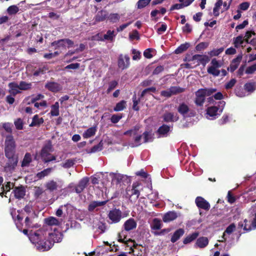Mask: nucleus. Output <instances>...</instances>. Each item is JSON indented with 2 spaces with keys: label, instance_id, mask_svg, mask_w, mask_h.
I'll list each match as a JSON object with an SVG mask.
<instances>
[{
  "label": "nucleus",
  "instance_id": "obj_7",
  "mask_svg": "<svg viewBox=\"0 0 256 256\" xmlns=\"http://www.w3.org/2000/svg\"><path fill=\"white\" fill-rule=\"evenodd\" d=\"M89 182V178L88 177H84L81 179L78 183L74 186L73 184H69V188L74 187V192L77 194L81 193L84 189L87 186Z\"/></svg>",
  "mask_w": 256,
  "mask_h": 256
},
{
  "label": "nucleus",
  "instance_id": "obj_51",
  "mask_svg": "<svg viewBox=\"0 0 256 256\" xmlns=\"http://www.w3.org/2000/svg\"><path fill=\"white\" fill-rule=\"evenodd\" d=\"M244 87L245 90L248 92H253L256 90V85L254 82L246 83L245 84Z\"/></svg>",
  "mask_w": 256,
  "mask_h": 256
},
{
  "label": "nucleus",
  "instance_id": "obj_5",
  "mask_svg": "<svg viewBox=\"0 0 256 256\" xmlns=\"http://www.w3.org/2000/svg\"><path fill=\"white\" fill-rule=\"evenodd\" d=\"M177 110L184 118L194 117L196 114V111L192 108L188 104L181 102L177 107Z\"/></svg>",
  "mask_w": 256,
  "mask_h": 256
},
{
  "label": "nucleus",
  "instance_id": "obj_50",
  "mask_svg": "<svg viewBox=\"0 0 256 256\" xmlns=\"http://www.w3.org/2000/svg\"><path fill=\"white\" fill-rule=\"evenodd\" d=\"M224 50V48H220L218 49H214L208 52V54L211 56H218Z\"/></svg>",
  "mask_w": 256,
  "mask_h": 256
},
{
  "label": "nucleus",
  "instance_id": "obj_47",
  "mask_svg": "<svg viewBox=\"0 0 256 256\" xmlns=\"http://www.w3.org/2000/svg\"><path fill=\"white\" fill-rule=\"evenodd\" d=\"M126 102L124 100H121L120 102L116 104V106L114 108V110L115 112H119L122 110L126 108Z\"/></svg>",
  "mask_w": 256,
  "mask_h": 256
},
{
  "label": "nucleus",
  "instance_id": "obj_62",
  "mask_svg": "<svg viewBox=\"0 0 256 256\" xmlns=\"http://www.w3.org/2000/svg\"><path fill=\"white\" fill-rule=\"evenodd\" d=\"M236 82V79L232 78V80H230V82H228L225 84V88L226 90H228V89L232 88L234 86Z\"/></svg>",
  "mask_w": 256,
  "mask_h": 256
},
{
  "label": "nucleus",
  "instance_id": "obj_53",
  "mask_svg": "<svg viewBox=\"0 0 256 256\" xmlns=\"http://www.w3.org/2000/svg\"><path fill=\"white\" fill-rule=\"evenodd\" d=\"M52 45L56 46V49L60 47H64L66 44L64 43V39L60 40L58 41H54L52 42Z\"/></svg>",
  "mask_w": 256,
  "mask_h": 256
},
{
  "label": "nucleus",
  "instance_id": "obj_36",
  "mask_svg": "<svg viewBox=\"0 0 256 256\" xmlns=\"http://www.w3.org/2000/svg\"><path fill=\"white\" fill-rule=\"evenodd\" d=\"M244 40L243 36L240 35L234 38L233 44L235 48H238L244 43Z\"/></svg>",
  "mask_w": 256,
  "mask_h": 256
},
{
  "label": "nucleus",
  "instance_id": "obj_43",
  "mask_svg": "<svg viewBox=\"0 0 256 256\" xmlns=\"http://www.w3.org/2000/svg\"><path fill=\"white\" fill-rule=\"evenodd\" d=\"M116 36L114 30H108L106 34L104 35V40L112 41Z\"/></svg>",
  "mask_w": 256,
  "mask_h": 256
},
{
  "label": "nucleus",
  "instance_id": "obj_12",
  "mask_svg": "<svg viewBox=\"0 0 256 256\" xmlns=\"http://www.w3.org/2000/svg\"><path fill=\"white\" fill-rule=\"evenodd\" d=\"M130 66V58L128 56L120 54L118 59V66L120 68L124 70Z\"/></svg>",
  "mask_w": 256,
  "mask_h": 256
},
{
  "label": "nucleus",
  "instance_id": "obj_44",
  "mask_svg": "<svg viewBox=\"0 0 256 256\" xmlns=\"http://www.w3.org/2000/svg\"><path fill=\"white\" fill-rule=\"evenodd\" d=\"M189 46L190 44L186 42L185 44H182L175 50V53L176 54H181L186 51Z\"/></svg>",
  "mask_w": 256,
  "mask_h": 256
},
{
  "label": "nucleus",
  "instance_id": "obj_3",
  "mask_svg": "<svg viewBox=\"0 0 256 256\" xmlns=\"http://www.w3.org/2000/svg\"><path fill=\"white\" fill-rule=\"evenodd\" d=\"M31 242L35 245L36 248L40 251L44 252L50 250L53 243L48 240L44 241V236L40 231H37L32 234L29 238Z\"/></svg>",
  "mask_w": 256,
  "mask_h": 256
},
{
  "label": "nucleus",
  "instance_id": "obj_26",
  "mask_svg": "<svg viewBox=\"0 0 256 256\" xmlns=\"http://www.w3.org/2000/svg\"><path fill=\"white\" fill-rule=\"evenodd\" d=\"M192 60L200 61L204 66L210 61L207 56L196 54L192 56Z\"/></svg>",
  "mask_w": 256,
  "mask_h": 256
},
{
  "label": "nucleus",
  "instance_id": "obj_34",
  "mask_svg": "<svg viewBox=\"0 0 256 256\" xmlns=\"http://www.w3.org/2000/svg\"><path fill=\"white\" fill-rule=\"evenodd\" d=\"M34 196L36 198H41L42 194L45 193V190L40 186L34 188Z\"/></svg>",
  "mask_w": 256,
  "mask_h": 256
},
{
  "label": "nucleus",
  "instance_id": "obj_48",
  "mask_svg": "<svg viewBox=\"0 0 256 256\" xmlns=\"http://www.w3.org/2000/svg\"><path fill=\"white\" fill-rule=\"evenodd\" d=\"M151 0H138L137 2V8L141 9L148 6Z\"/></svg>",
  "mask_w": 256,
  "mask_h": 256
},
{
  "label": "nucleus",
  "instance_id": "obj_57",
  "mask_svg": "<svg viewBox=\"0 0 256 256\" xmlns=\"http://www.w3.org/2000/svg\"><path fill=\"white\" fill-rule=\"evenodd\" d=\"M71 206L70 204H66L64 206H60V208L58 209V210L56 212V215L58 216H61L63 213V208H69Z\"/></svg>",
  "mask_w": 256,
  "mask_h": 256
},
{
  "label": "nucleus",
  "instance_id": "obj_9",
  "mask_svg": "<svg viewBox=\"0 0 256 256\" xmlns=\"http://www.w3.org/2000/svg\"><path fill=\"white\" fill-rule=\"evenodd\" d=\"M184 89L178 86H172L170 88L162 90L160 92V94L164 97H170L172 95L176 94L183 92Z\"/></svg>",
  "mask_w": 256,
  "mask_h": 256
},
{
  "label": "nucleus",
  "instance_id": "obj_31",
  "mask_svg": "<svg viewBox=\"0 0 256 256\" xmlns=\"http://www.w3.org/2000/svg\"><path fill=\"white\" fill-rule=\"evenodd\" d=\"M32 162V155L30 153H26L24 156V158L22 162V167H27Z\"/></svg>",
  "mask_w": 256,
  "mask_h": 256
},
{
  "label": "nucleus",
  "instance_id": "obj_4",
  "mask_svg": "<svg viewBox=\"0 0 256 256\" xmlns=\"http://www.w3.org/2000/svg\"><path fill=\"white\" fill-rule=\"evenodd\" d=\"M216 89L213 88L200 89L196 92L195 103L197 106L203 105L206 96H210L216 92Z\"/></svg>",
  "mask_w": 256,
  "mask_h": 256
},
{
  "label": "nucleus",
  "instance_id": "obj_45",
  "mask_svg": "<svg viewBox=\"0 0 256 256\" xmlns=\"http://www.w3.org/2000/svg\"><path fill=\"white\" fill-rule=\"evenodd\" d=\"M106 18V14L104 12H99L95 18V20L96 22H102Z\"/></svg>",
  "mask_w": 256,
  "mask_h": 256
},
{
  "label": "nucleus",
  "instance_id": "obj_41",
  "mask_svg": "<svg viewBox=\"0 0 256 256\" xmlns=\"http://www.w3.org/2000/svg\"><path fill=\"white\" fill-rule=\"evenodd\" d=\"M199 234L198 232H195L190 235L186 236L183 242L184 244H188L194 240H195L198 236Z\"/></svg>",
  "mask_w": 256,
  "mask_h": 256
},
{
  "label": "nucleus",
  "instance_id": "obj_6",
  "mask_svg": "<svg viewBox=\"0 0 256 256\" xmlns=\"http://www.w3.org/2000/svg\"><path fill=\"white\" fill-rule=\"evenodd\" d=\"M222 66V62L216 60V58L212 59L210 66L208 67L207 72L214 76H218L220 74L219 68Z\"/></svg>",
  "mask_w": 256,
  "mask_h": 256
},
{
  "label": "nucleus",
  "instance_id": "obj_14",
  "mask_svg": "<svg viewBox=\"0 0 256 256\" xmlns=\"http://www.w3.org/2000/svg\"><path fill=\"white\" fill-rule=\"evenodd\" d=\"M136 226V220L134 218H130L124 222L123 228L125 231L128 232L135 229Z\"/></svg>",
  "mask_w": 256,
  "mask_h": 256
},
{
  "label": "nucleus",
  "instance_id": "obj_20",
  "mask_svg": "<svg viewBox=\"0 0 256 256\" xmlns=\"http://www.w3.org/2000/svg\"><path fill=\"white\" fill-rule=\"evenodd\" d=\"M163 118L166 122H174L178 120L179 118L177 114L172 112H166L163 115Z\"/></svg>",
  "mask_w": 256,
  "mask_h": 256
},
{
  "label": "nucleus",
  "instance_id": "obj_56",
  "mask_svg": "<svg viewBox=\"0 0 256 256\" xmlns=\"http://www.w3.org/2000/svg\"><path fill=\"white\" fill-rule=\"evenodd\" d=\"M244 230L246 232H248L250 230H251L252 229H254L253 228L252 226V223L250 222H248V220L245 219L244 220Z\"/></svg>",
  "mask_w": 256,
  "mask_h": 256
},
{
  "label": "nucleus",
  "instance_id": "obj_49",
  "mask_svg": "<svg viewBox=\"0 0 256 256\" xmlns=\"http://www.w3.org/2000/svg\"><path fill=\"white\" fill-rule=\"evenodd\" d=\"M19 11V8L16 5L9 6L7 9L8 13L10 15L15 14Z\"/></svg>",
  "mask_w": 256,
  "mask_h": 256
},
{
  "label": "nucleus",
  "instance_id": "obj_23",
  "mask_svg": "<svg viewBox=\"0 0 256 256\" xmlns=\"http://www.w3.org/2000/svg\"><path fill=\"white\" fill-rule=\"evenodd\" d=\"M8 87L9 92L14 96L20 92L18 84L15 82H10L8 84Z\"/></svg>",
  "mask_w": 256,
  "mask_h": 256
},
{
  "label": "nucleus",
  "instance_id": "obj_1",
  "mask_svg": "<svg viewBox=\"0 0 256 256\" xmlns=\"http://www.w3.org/2000/svg\"><path fill=\"white\" fill-rule=\"evenodd\" d=\"M140 126L137 125L124 133V135L132 137V140L128 143L129 146L132 148L137 147L142 143L151 142L153 140L154 136L152 132L146 131L142 134L140 132Z\"/></svg>",
  "mask_w": 256,
  "mask_h": 256
},
{
  "label": "nucleus",
  "instance_id": "obj_27",
  "mask_svg": "<svg viewBox=\"0 0 256 256\" xmlns=\"http://www.w3.org/2000/svg\"><path fill=\"white\" fill-rule=\"evenodd\" d=\"M184 233V230L183 228H179L176 230L171 238V242H174L177 241Z\"/></svg>",
  "mask_w": 256,
  "mask_h": 256
},
{
  "label": "nucleus",
  "instance_id": "obj_42",
  "mask_svg": "<svg viewBox=\"0 0 256 256\" xmlns=\"http://www.w3.org/2000/svg\"><path fill=\"white\" fill-rule=\"evenodd\" d=\"M170 126L166 124H163L162 126L159 128L158 130V132L161 135L166 136L170 130Z\"/></svg>",
  "mask_w": 256,
  "mask_h": 256
},
{
  "label": "nucleus",
  "instance_id": "obj_37",
  "mask_svg": "<svg viewBox=\"0 0 256 256\" xmlns=\"http://www.w3.org/2000/svg\"><path fill=\"white\" fill-rule=\"evenodd\" d=\"M44 96L42 94H38L36 96H32V97H28L26 98V100H28L27 102L28 104H33L37 102L38 100H40L43 98Z\"/></svg>",
  "mask_w": 256,
  "mask_h": 256
},
{
  "label": "nucleus",
  "instance_id": "obj_55",
  "mask_svg": "<svg viewBox=\"0 0 256 256\" xmlns=\"http://www.w3.org/2000/svg\"><path fill=\"white\" fill-rule=\"evenodd\" d=\"M108 18L110 22L114 23L119 20L120 16L118 14H112L108 16Z\"/></svg>",
  "mask_w": 256,
  "mask_h": 256
},
{
  "label": "nucleus",
  "instance_id": "obj_39",
  "mask_svg": "<svg viewBox=\"0 0 256 256\" xmlns=\"http://www.w3.org/2000/svg\"><path fill=\"white\" fill-rule=\"evenodd\" d=\"M48 70V68L46 66L39 68H35L33 71V75L34 76H39L40 75L44 74L46 70Z\"/></svg>",
  "mask_w": 256,
  "mask_h": 256
},
{
  "label": "nucleus",
  "instance_id": "obj_63",
  "mask_svg": "<svg viewBox=\"0 0 256 256\" xmlns=\"http://www.w3.org/2000/svg\"><path fill=\"white\" fill-rule=\"evenodd\" d=\"M156 91V88L155 87H151L146 89H144L142 92L140 98L143 97L145 94L149 92H154Z\"/></svg>",
  "mask_w": 256,
  "mask_h": 256
},
{
  "label": "nucleus",
  "instance_id": "obj_38",
  "mask_svg": "<svg viewBox=\"0 0 256 256\" xmlns=\"http://www.w3.org/2000/svg\"><path fill=\"white\" fill-rule=\"evenodd\" d=\"M59 114V104L58 102H56L51 106L50 114L52 116H58Z\"/></svg>",
  "mask_w": 256,
  "mask_h": 256
},
{
  "label": "nucleus",
  "instance_id": "obj_54",
  "mask_svg": "<svg viewBox=\"0 0 256 256\" xmlns=\"http://www.w3.org/2000/svg\"><path fill=\"white\" fill-rule=\"evenodd\" d=\"M170 231V228H164L160 231H152V233L154 236H164L166 234L168 233Z\"/></svg>",
  "mask_w": 256,
  "mask_h": 256
},
{
  "label": "nucleus",
  "instance_id": "obj_60",
  "mask_svg": "<svg viewBox=\"0 0 256 256\" xmlns=\"http://www.w3.org/2000/svg\"><path fill=\"white\" fill-rule=\"evenodd\" d=\"M14 125L18 130H22L23 128L22 120L20 118H18L14 122Z\"/></svg>",
  "mask_w": 256,
  "mask_h": 256
},
{
  "label": "nucleus",
  "instance_id": "obj_18",
  "mask_svg": "<svg viewBox=\"0 0 256 256\" xmlns=\"http://www.w3.org/2000/svg\"><path fill=\"white\" fill-rule=\"evenodd\" d=\"M242 59V55L240 54L237 56V57L235 58H234L230 64V68H228V70H230L231 72H233L239 66L241 60Z\"/></svg>",
  "mask_w": 256,
  "mask_h": 256
},
{
  "label": "nucleus",
  "instance_id": "obj_13",
  "mask_svg": "<svg viewBox=\"0 0 256 256\" xmlns=\"http://www.w3.org/2000/svg\"><path fill=\"white\" fill-rule=\"evenodd\" d=\"M52 151V145L50 142H48L44 146L40 152V156L43 161L44 159L50 156V152Z\"/></svg>",
  "mask_w": 256,
  "mask_h": 256
},
{
  "label": "nucleus",
  "instance_id": "obj_33",
  "mask_svg": "<svg viewBox=\"0 0 256 256\" xmlns=\"http://www.w3.org/2000/svg\"><path fill=\"white\" fill-rule=\"evenodd\" d=\"M45 222L49 226H58L60 224L59 220L52 216L46 218Z\"/></svg>",
  "mask_w": 256,
  "mask_h": 256
},
{
  "label": "nucleus",
  "instance_id": "obj_64",
  "mask_svg": "<svg viewBox=\"0 0 256 256\" xmlns=\"http://www.w3.org/2000/svg\"><path fill=\"white\" fill-rule=\"evenodd\" d=\"M255 71H256V64L248 66L246 70V72L248 74H253Z\"/></svg>",
  "mask_w": 256,
  "mask_h": 256
},
{
  "label": "nucleus",
  "instance_id": "obj_61",
  "mask_svg": "<svg viewBox=\"0 0 256 256\" xmlns=\"http://www.w3.org/2000/svg\"><path fill=\"white\" fill-rule=\"evenodd\" d=\"M125 230H122L119 233L118 236V240L120 242H124L126 239V234Z\"/></svg>",
  "mask_w": 256,
  "mask_h": 256
},
{
  "label": "nucleus",
  "instance_id": "obj_2",
  "mask_svg": "<svg viewBox=\"0 0 256 256\" xmlns=\"http://www.w3.org/2000/svg\"><path fill=\"white\" fill-rule=\"evenodd\" d=\"M16 144L12 136H8L4 142V152L6 156L8 159L4 170L6 172H12L17 165L18 160L15 156Z\"/></svg>",
  "mask_w": 256,
  "mask_h": 256
},
{
  "label": "nucleus",
  "instance_id": "obj_29",
  "mask_svg": "<svg viewBox=\"0 0 256 256\" xmlns=\"http://www.w3.org/2000/svg\"><path fill=\"white\" fill-rule=\"evenodd\" d=\"M25 190L24 187L16 188L14 190V196L16 198L20 199L25 196Z\"/></svg>",
  "mask_w": 256,
  "mask_h": 256
},
{
  "label": "nucleus",
  "instance_id": "obj_16",
  "mask_svg": "<svg viewBox=\"0 0 256 256\" xmlns=\"http://www.w3.org/2000/svg\"><path fill=\"white\" fill-rule=\"evenodd\" d=\"M62 238V234L58 231H54L49 234L48 240L52 242L53 244L54 242H61Z\"/></svg>",
  "mask_w": 256,
  "mask_h": 256
},
{
  "label": "nucleus",
  "instance_id": "obj_32",
  "mask_svg": "<svg viewBox=\"0 0 256 256\" xmlns=\"http://www.w3.org/2000/svg\"><path fill=\"white\" fill-rule=\"evenodd\" d=\"M52 170V168H47L42 171L38 172L36 176L38 179H42L46 176H48Z\"/></svg>",
  "mask_w": 256,
  "mask_h": 256
},
{
  "label": "nucleus",
  "instance_id": "obj_58",
  "mask_svg": "<svg viewBox=\"0 0 256 256\" xmlns=\"http://www.w3.org/2000/svg\"><path fill=\"white\" fill-rule=\"evenodd\" d=\"M122 114H113L110 120L114 124H116L122 118Z\"/></svg>",
  "mask_w": 256,
  "mask_h": 256
},
{
  "label": "nucleus",
  "instance_id": "obj_35",
  "mask_svg": "<svg viewBox=\"0 0 256 256\" xmlns=\"http://www.w3.org/2000/svg\"><path fill=\"white\" fill-rule=\"evenodd\" d=\"M36 216L35 212H32L30 215L26 216L24 220V224L26 226L30 227L33 222L34 218Z\"/></svg>",
  "mask_w": 256,
  "mask_h": 256
},
{
  "label": "nucleus",
  "instance_id": "obj_15",
  "mask_svg": "<svg viewBox=\"0 0 256 256\" xmlns=\"http://www.w3.org/2000/svg\"><path fill=\"white\" fill-rule=\"evenodd\" d=\"M196 206L204 210H208L210 208V204L202 197H197L196 199Z\"/></svg>",
  "mask_w": 256,
  "mask_h": 256
},
{
  "label": "nucleus",
  "instance_id": "obj_28",
  "mask_svg": "<svg viewBox=\"0 0 256 256\" xmlns=\"http://www.w3.org/2000/svg\"><path fill=\"white\" fill-rule=\"evenodd\" d=\"M44 122V119L40 118L38 115L36 114L34 116L32 122L30 124V126H39Z\"/></svg>",
  "mask_w": 256,
  "mask_h": 256
},
{
  "label": "nucleus",
  "instance_id": "obj_21",
  "mask_svg": "<svg viewBox=\"0 0 256 256\" xmlns=\"http://www.w3.org/2000/svg\"><path fill=\"white\" fill-rule=\"evenodd\" d=\"M46 88L53 92H57L62 88L58 83L55 82H49L46 84Z\"/></svg>",
  "mask_w": 256,
  "mask_h": 256
},
{
  "label": "nucleus",
  "instance_id": "obj_40",
  "mask_svg": "<svg viewBox=\"0 0 256 256\" xmlns=\"http://www.w3.org/2000/svg\"><path fill=\"white\" fill-rule=\"evenodd\" d=\"M12 186V183L8 182L4 187H2L0 188V195L2 197L4 193L6 194V192H9Z\"/></svg>",
  "mask_w": 256,
  "mask_h": 256
},
{
  "label": "nucleus",
  "instance_id": "obj_46",
  "mask_svg": "<svg viewBox=\"0 0 256 256\" xmlns=\"http://www.w3.org/2000/svg\"><path fill=\"white\" fill-rule=\"evenodd\" d=\"M140 182H134L132 186V195H136L137 198H138V196L140 194V192L137 188L140 186Z\"/></svg>",
  "mask_w": 256,
  "mask_h": 256
},
{
  "label": "nucleus",
  "instance_id": "obj_19",
  "mask_svg": "<svg viewBox=\"0 0 256 256\" xmlns=\"http://www.w3.org/2000/svg\"><path fill=\"white\" fill-rule=\"evenodd\" d=\"M208 240L206 237H200L196 240L194 246L196 248H202L208 245Z\"/></svg>",
  "mask_w": 256,
  "mask_h": 256
},
{
  "label": "nucleus",
  "instance_id": "obj_8",
  "mask_svg": "<svg viewBox=\"0 0 256 256\" xmlns=\"http://www.w3.org/2000/svg\"><path fill=\"white\" fill-rule=\"evenodd\" d=\"M62 181L58 180L55 181L53 180H48L45 184V187L50 192H53L62 187Z\"/></svg>",
  "mask_w": 256,
  "mask_h": 256
},
{
  "label": "nucleus",
  "instance_id": "obj_22",
  "mask_svg": "<svg viewBox=\"0 0 256 256\" xmlns=\"http://www.w3.org/2000/svg\"><path fill=\"white\" fill-rule=\"evenodd\" d=\"M108 200L104 201H93L91 202L88 206V210L90 212L93 211L94 209L98 206H102L106 204Z\"/></svg>",
  "mask_w": 256,
  "mask_h": 256
},
{
  "label": "nucleus",
  "instance_id": "obj_10",
  "mask_svg": "<svg viewBox=\"0 0 256 256\" xmlns=\"http://www.w3.org/2000/svg\"><path fill=\"white\" fill-rule=\"evenodd\" d=\"M222 110L223 108L219 109L216 106L209 107L207 109L206 117L210 120L214 119L222 112Z\"/></svg>",
  "mask_w": 256,
  "mask_h": 256
},
{
  "label": "nucleus",
  "instance_id": "obj_17",
  "mask_svg": "<svg viewBox=\"0 0 256 256\" xmlns=\"http://www.w3.org/2000/svg\"><path fill=\"white\" fill-rule=\"evenodd\" d=\"M177 218L178 214L176 212L174 211H170L164 214L162 216V220L164 222H170L174 220Z\"/></svg>",
  "mask_w": 256,
  "mask_h": 256
},
{
  "label": "nucleus",
  "instance_id": "obj_25",
  "mask_svg": "<svg viewBox=\"0 0 256 256\" xmlns=\"http://www.w3.org/2000/svg\"><path fill=\"white\" fill-rule=\"evenodd\" d=\"M150 226L152 231H158V230H160L162 228V224L160 219L154 218L152 220Z\"/></svg>",
  "mask_w": 256,
  "mask_h": 256
},
{
  "label": "nucleus",
  "instance_id": "obj_11",
  "mask_svg": "<svg viewBox=\"0 0 256 256\" xmlns=\"http://www.w3.org/2000/svg\"><path fill=\"white\" fill-rule=\"evenodd\" d=\"M108 218L112 223H117L121 220L122 212L118 209L112 210L109 212Z\"/></svg>",
  "mask_w": 256,
  "mask_h": 256
},
{
  "label": "nucleus",
  "instance_id": "obj_59",
  "mask_svg": "<svg viewBox=\"0 0 256 256\" xmlns=\"http://www.w3.org/2000/svg\"><path fill=\"white\" fill-rule=\"evenodd\" d=\"M74 164V162L72 160L69 159L66 160L64 163L62 164V166L64 168H70Z\"/></svg>",
  "mask_w": 256,
  "mask_h": 256
},
{
  "label": "nucleus",
  "instance_id": "obj_24",
  "mask_svg": "<svg viewBox=\"0 0 256 256\" xmlns=\"http://www.w3.org/2000/svg\"><path fill=\"white\" fill-rule=\"evenodd\" d=\"M236 225L234 223L231 224L230 226H228L227 227V228L224 232L223 236H222V240L220 241L222 242L226 241V234H232V232H234L236 230Z\"/></svg>",
  "mask_w": 256,
  "mask_h": 256
},
{
  "label": "nucleus",
  "instance_id": "obj_52",
  "mask_svg": "<svg viewBox=\"0 0 256 256\" xmlns=\"http://www.w3.org/2000/svg\"><path fill=\"white\" fill-rule=\"evenodd\" d=\"M20 90H27L31 88V84L25 82H20L18 85Z\"/></svg>",
  "mask_w": 256,
  "mask_h": 256
},
{
  "label": "nucleus",
  "instance_id": "obj_30",
  "mask_svg": "<svg viewBox=\"0 0 256 256\" xmlns=\"http://www.w3.org/2000/svg\"><path fill=\"white\" fill-rule=\"evenodd\" d=\"M96 132V127L93 126L88 128L82 134V136L84 138H88L94 136Z\"/></svg>",
  "mask_w": 256,
  "mask_h": 256
}]
</instances>
